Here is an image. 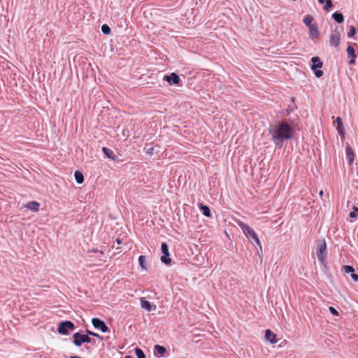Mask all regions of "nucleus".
Returning <instances> with one entry per match:
<instances>
[{
	"mask_svg": "<svg viewBox=\"0 0 358 358\" xmlns=\"http://www.w3.org/2000/svg\"><path fill=\"white\" fill-rule=\"evenodd\" d=\"M269 134L276 145L280 144L283 141L292 138V128L286 122H281L279 124L273 125L269 129Z\"/></svg>",
	"mask_w": 358,
	"mask_h": 358,
	"instance_id": "obj_1",
	"label": "nucleus"
},
{
	"mask_svg": "<svg viewBox=\"0 0 358 358\" xmlns=\"http://www.w3.org/2000/svg\"><path fill=\"white\" fill-rule=\"evenodd\" d=\"M239 227L242 229L245 236L248 238L249 241L253 244L258 245L262 250V245L260 241L257 236V234L249 225L243 223L241 221L237 222Z\"/></svg>",
	"mask_w": 358,
	"mask_h": 358,
	"instance_id": "obj_2",
	"label": "nucleus"
},
{
	"mask_svg": "<svg viewBox=\"0 0 358 358\" xmlns=\"http://www.w3.org/2000/svg\"><path fill=\"white\" fill-rule=\"evenodd\" d=\"M317 256L319 262L322 264H324L326 263L327 257V244L324 240H320L317 241Z\"/></svg>",
	"mask_w": 358,
	"mask_h": 358,
	"instance_id": "obj_3",
	"label": "nucleus"
},
{
	"mask_svg": "<svg viewBox=\"0 0 358 358\" xmlns=\"http://www.w3.org/2000/svg\"><path fill=\"white\" fill-rule=\"evenodd\" d=\"M73 344L77 347L81 346L83 343H90L92 342V339L87 334H81L79 332L73 334Z\"/></svg>",
	"mask_w": 358,
	"mask_h": 358,
	"instance_id": "obj_4",
	"label": "nucleus"
},
{
	"mask_svg": "<svg viewBox=\"0 0 358 358\" xmlns=\"http://www.w3.org/2000/svg\"><path fill=\"white\" fill-rule=\"evenodd\" d=\"M75 329V325L71 321H64L62 322L58 327L57 331L59 334L62 335H66L68 334V331H72Z\"/></svg>",
	"mask_w": 358,
	"mask_h": 358,
	"instance_id": "obj_5",
	"label": "nucleus"
},
{
	"mask_svg": "<svg viewBox=\"0 0 358 358\" xmlns=\"http://www.w3.org/2000/svg\"><path fill=\"white\" fill-rule=\"evenodd\" d=\"M341 40V33L338 29V27L331 34L329 38V43L331 46L335 48L338 47Z\"/></svg>",
	"mask_w": 358,
	"mask_h": 358,
	"instance_id": "obj_6",
	"label": "nucleus"
},
{
	"mask_svg": "<svg viewBox=\"0 0 358 358\" xmlns=\"http://www.w3.org/2000/svg\"><path fill=\"white\" fill-rule=\"evenodd\" d=\"M161 250L163 255L161 257V262L165 264H169L171 262L169 258V247L166 243H163L161 246Z\"/></svg>",
	"mask_w": 358,
	"mask_h": 358,
	"instance_id": "obj_7",
	"label": "nucleus"
},
{
	"mask_svg": "<svg viewBox=\"0 0 358 358\" xmlns=\"http://www.w3.org/2000/svg\"><path fill=\"white\" fill-rule=\"evenodd\" d=\"M92 324L94 328L99 329L103 333L108 331V327L106 325L105 322L98 318H93Z\"/></svg>",
	"mask_w": 358,
	"mask_h": 358,
	"instance_id": "obj_8",
	"label": "nucleus"
},
{
	"mask_svg": "<svg viewBox=\"0 0 358 358\" xmlns=\"http://www.w3.org/2000/svg\"><path fill=\"white\" fill-rule=\"evenodd\" d=\"M165 79L171 85H177L180 81L179 76L175 73H172L169 76H166Z\"/></svg>",
	"mask_w": 358,
	"mask_h": 358,
	"instance_id": "obj_9",
	"label": "nucleus"
},
{
	"mask_svg": "<svg viewBox=\"0 0 358 358\" xmlns=\"http://www.w3.org/2000/svg\"><path fill=\"white\" fill-rule=\"evenodd\" d=\"M141 306L142 308L146 310L147 311H151L152 310L156 309L155 305H152L151 303L144 298L141 299Z\"/></svg>",
	"mask_w": 358,
	"mask_h": 358,
	"instance_id": "obj_10",
	"label": "nucleus"
},
{
	"mask_svg": "<svg viewBox=\"0 0 358 358\" xmlns=\"http://www.w3.org/2000/svg\"><path fill=\"white\" fill-rule=\"evenodd\" d=\"M265 338L271 343L274 344L277 343L276 335L270 329H266L265 331Z\"/></svg>",
	"mask_w": 358,
	"mask_h": 358,
	"instance_id": "obj_11",
	"label": "nucleus"
},
{
	"mask_svg": "<svg viewBox=\"0 0 358 358\" xmlns=\"http://www.w3.org/2000/svg\"><path fill=\"white\" fill-rule=\"evenodd\" d=\"M39 206L40 204L37 201H30L27 203L24 207L33 212H38Z\"/></svg>",
	"mask_w": 358,
	"mask_h": 358,
	"instance_id": "obj_12",
	"label": "nucleus"
},
{
	"mask_svg": "<svg viewBox=\"0 0 358 358\" xmlns=\"http://www.w3.org/2000/svg\"><path fill=\"white\" fill-rule=\"evenodd\" d=\"M311 61L313 63L311 69L313 70L322 68V62H321L320 59L318 57H313L311 59Z\"/></svg>",
	"mask_w": 358,
	"mask_h": 358,
	"instance_id": "obj_13",
	"label": "nucleus"
},
{
	"mask_svg": "<svg viewBox=\"0 0 358 358\" xmlns=\"http://www.w3.org/2000/svg\"><path fill=\"white\" fill-rule=\"evenodd\" d=\"M308 29H309V35L311 38L313 39V38L318 37V28H317V24H315L314 25L308 27Z\"/></svg>",
	"mask_w": 358,
	"mask_h": 358,
	"instance_id": "obj_14",
	"label": "nucleus"
},
{
	"mask_svg": "<svg viewBox=\"0 0 358 358\" xmlns=\"http://www.w3.org/2000/svg\"><path fill=\"white\" fill-rule=\"evenodd\" d=\"M346 155L348 157L349 164H352L354 162L355 155L352 149L350 146L346 148Z\"/></svg>",
	"mask_w": 358,
	"mask_h": 358,
	"instance_id": "obj_15",
	"label": "nucleus"
},
{
	"mask_svg": "<svg viewBox=\"0 0 358 358\" xmlns=\"http://www.w3.org/2000/svg\"><path fill=\"white\" fill-rule=\"evenodd\" d=\"M199 208L205 216L208 217H211L210 210L207 206L201 203L199 204Z\"/></svg>",
	"mask_w": 358,
	"mask_h": 358,
	"instance_id": "obj_16",
	"label": "nucleus"
},
{
	"mask_svg": "<svg viewBox=\"0 0 358 358\" xmlns=\"http://www.w3.org/2000/svg\"><path fill=\"white\" fill-rule=\"evenodd\" d=\"M337 124V130L341 136L344 135V127L343 126L342 120L341 117H337L336 120Z\"/></svg>",
	"mask_w": 358,
	"mask_h": 358,
	"instance_id": "obj_17",
	"label": "nucleus"
},
{
	"mask_svg": "<svg viewBox=\"0 0 358 358\" xmlns=\"http://www.w3.org/2000/svg\"><path fill=\"white\" fill-rule=\"evenodd\" d=\"M332 17L334 19V20L338 23H342L344 21V17L342 13H334L332 15Z\"/></svg>",
	"mask_w": 358,
	"mask_h": 358,
	"instance_id": "obj_18",
	"label": "nucleus"
},
{
	"mask_svg": "<svg viewBox=\"0 0 358 358\" xmlns=\"http://www.w3.org/2000/svg\"><path fill=\"white\" fill-rule=\"evenodd\" d=\"M74 176H75V179H76V182L78 184H81L83 182L84 177H83V173L80 171H76L74 173Z\"/></svg>",
	"mask_w": 358,
	"mask_h": 358,
	"instance_id": "obj_19",
	"label": "nucleus"
},
{
	"mask_svg": "<svg viewBox=\"0 0 358 358\" xmlns=\"http://www.w3.org/2000/svg\"><path fill=\"white\" fill-rule=\"evenodd\" d=\"M313 20V17L310 15H307L306 16L303 20V23L308 27H310L313 25H314L315 24H312V22Z\"/></svg>",
	"mask_w": 358,
	"mask_h": 358,
	"instance_id": "obj_20",
	"label": "nucleus"
},
{
	"mask_svg": "<svg viewBox=\"0 0 358 358\" xmlns=\"http://www.w3.org/2000/svg\"><path fill=\"white\" fill-rule=\"evenodd\" d=\"M138 262L141 266V267L143 269H147V265H146V257L144 255H141L138 257Z\"/></svg>",
	"mask_w": 358,
	"mask_h": 358,
	"instance_id": "obj_21",
	"label": "nucleus"
},
{
	"mask_svg": "<svg viewBox=\"0 0 358 358\" xmlns=\"http://www.w3.org/2000/svg\"><path fill=\"white\" fill-rule=\"evenodd\" d=\"M102 150H103V153L107 156L108 158L114 159L113 152L111 150H110L106 147H103Z\"/></svg>",
	"mask_w": 358,
	"mask_h": 358,
	"instance_id": "obj_22",
	"label": "nucleus"
},
{
	"mask_svg": "<svg viewBox=\"0 0 358 358\" xmlns=\"http://www.w3.org/2000/svg\"><path fill=\"white\" fill-rule=\"evenodd\" d=\"M166 352V348L164 346L156 345L155 346V353L163 355Z\"/></svg>",
	"mask_w": 358,
	"mask_h": 358,
	"instance_id": "obj_23",
	"label": "nucleus"
},
{
	"mask_svg": "<svg viewBox=\"0 0 358 358\" xmlns=\"http://www.w3.org/2000/svg\"><path fill=\"white\" fill-rule=\"evenodd\" d=\"M348 57H355V49L352 46L348 45L347 48Z\"/></svg>",
	"mask_w": 358,
	"mask_h": 358,
	"instance_id": "obj_24",
	"label": "nucleus"
},
{
	"mask_svg": "<svg viewBox=\"0 0 358 358\" xmlns=\"http://www.w3.org/2000/svg\"><path fill=\"white\" fill-rule=\"evenodd\" d=\"M135 352L138 358H145L144 352L140 348H136Z\"/></svg>",
	"mask_w": 358,
	"mask_h": 358,
	"instance_id": "obj_25",
	"label": "nucleus"
},
{
	"mask_svg": "<svg viewBox=\"0 0 358 358\" xmlns=\"http://www.w3.org/2000/svg\"><path fill=\"white\" fill-rule=\"evenodd\" d=\"M356 34V29L354 26H350V31H348V33L347 34V36L348 37H352L355 35Z\"/></svg>",
	"mask_w": 358,
	"mask_h": 358,
	"instance_id": "obj_26",
	"label": "nucleus"
},
{
	"mask_svg": "<svg viewBox=\"0 0 358 358\" xmlns=\"http://www.w3.org/2000/svg\"><path fill=\"white\" fill-rule=\"evenodd\" d=\"M343 271L347 273H354L355 269L351 266L345 265V266H343Z\"/></svg>",
	"mask_w": 358,
	"mask_h": 358,
	"instance_id": "obj_27",
	"label": "nucleus"
},
{
	"mask_svg": "<svg viewBox=\"0 0 358 358\" xmlns=\"http://www.w3.org/2000/svg\"><path fill=\"white\" fill-rule=\"evenodd\" d=\"M101 31L104 34H109L110 33V28L107 24H103L101 27Z\"/></svg>",
	"mask_w": 358,
	"mask_h": 358,
	"instance_id": "obj_28",
	"label": "nucleus"
},
{
	"mask_svg": "<svg viewBox=\"0 0 358 358\" xmlns=\"http://www.w3.org/2000/svg\"><path fill=\"white\" fill-rule=\"evenodd\" d=\"M333 6L332 1L331 0H326L325 6H324V9L325 10H329L330 8Z\"/></svg>",
	"mask_w": 358,
	"mask_h": 358,
	"instance_id": "obj_29",
	"label": "nucleus"
},
{
	"mask_svg": "<svg viewBox=\"0 0 358 358\" xmlns=\"http://www.w3.org/2000/svg\"><path fill=\"white\" fill-rule=\"evenodd\" d=\"M315 75L317 78H320L323 76V71L320 69H315Z\"/></svg>",
	"mask_w": 358,
	"mask_h": 358,
	"instance_id": "obj_30",
	"label": "nucleus"
},
{
	"mask_svg": "<svg viewBox=\"0 0 358 358\" xmlns=\"http://www.w3.org/2000/svg\"><path fill=\"white\" fill-rule=\"evenodd\" d=\"M329 310L330 311V313L334 315H338V311L332 306H330L329 308Z\"/></svg>",
	"mask_w": 358,
	"mask_h": 358,
	"instance_id": "obj_31",
	"label": "nucleus"
},
{
	"mask_svg": "<svg viewBox=\"0 0 358 358\" xmlns=\"http://www.w3.org/2000/svg\"><path fill=\"white\" fill-rule=\"evenodd\" d=\"M87 332V334L89 336V335H91V336H95V337H99V334H96V333H94V332H92L90 330H87L86 331Z\"/></svg>",
	"mask_w": 358,
	"mask_h": 358,
	"instance_id": "obj_32",
	"label": "nucleus"
},
{
	"mask_svg": "<svg viewBox=\"0 0 358 358\" xmlns=\"http://www.w3.org/2000/svg\"><path fill=\"white\" fill-rule=\"evenodd\" d=\"M351 277H352V278L353 279V280H354L355 282H357V281H358V275H357V274H355V273H352L351 274Z\"/></svg>",
	"mask_w": 358,
	"mask_h": 358,
	"instance_id": "obj_33",
	"label": "nucleus"
},
{
	"mask_svg": "<svg viewBox=\"0 0 358 358\" xmlns=\"http://www.w3.org/2000/svg\"><path fill=\"white\" fill-rule=\"evenodd\" d=\"M350 217L351 218H355L357 217V215L355 212H351L349 215Z\"/></svg>",
	"mask_w": 358,
	"mask_h": 358,
	"instance_id": "obj_34",
	"label": "nucleus"
},
{
	"mask_svg": "<svg viewBox=\"0 0 358 358\" xmlns=\"http://www.w3.org/2000/svg\"><path fill=\"white\" fill-rule=\"evenodd\" d=\"M152 150H153V148L150 147V148L147 149L146 152L150 154V153H152Z\"/></svg>",
	"mask_w": 358,
	"mask_h": 358,
	"instance_id": "obj_35",
	"label": "nucleus"
},
{
	"mask_svg": "<svg viewBox=\"0 0 358 358\" xmlns=\"http://www.w3.org/2000/svg\"><path fill=\"white\" fill-rule=\"evenodd\" d=\"M90 252H99L100 254H103L102 252L99 251V250L96 249V250H90Z\"/></svg>",
	"mask_w": 358,
	"mask_h": 358,
	"instance_id": "obj_36",
	"label": "nucleus"
},
{
	"mask_svg": "<svg viewBox=\"0 0 358 358\" xmlns=\"http://www.w3.org/2000/svg\"><path fill=\"white\" fill-rule=\"evenodd\" d=\"M352 209H353V210H354L353 212H355H355H358V207H357V206H354L352 207Z\"/></svg>",
	"mask_w": 358,
	"mask_h": 358,
	"instance_id": "obj_37",
	"label": "nucleus"
},
{
	"mask_svg": "<svg viewBox=\"0 0 358 358\" xmlns=\"http://www.w3.org/2000/svg\"><path fill=\"white\" fill-rule=\"evenodd\" d=\"M319 194L320 196L322 197L323 195H324V192L322 190H321L320 192H319Z\"/></svg>",
	"mask_w": 358,
	"mask_h": 358,
	"instance_id": "obj_38",
	"label": "nucleus"
},
{
	"mask_svg": "<svg viewBox=\"0 0 358 358\" xmlns=\"http://www.w3.org/2000/svg\"><path fill=\"white\" fill-rule=\"evenodd\" d=\"M320 3H326V0H318Z\"/></svg>",
	"mask_w": 358,
	"mask_h": 358,
	"instance_id": "obj_39",
	"label": "nucleus"
},
{
	"mask_svg": "<svg viewBox=\"0 0 358 358\" xmlns=\"http://www.w3.org/2000/svg\"><path fill=\"white\" fill-rule=\"evenodd\" d=\"M350 62V64H352V63H354V60H351Z\"/></svg>",
	"mask_w": 358,
	"mask_h": 358,
	"instance_id": "obj_40",
	"label": "nucleus"
}]
</instances>
